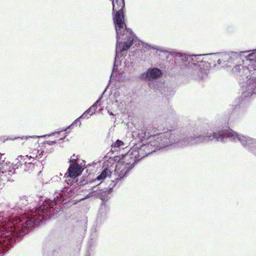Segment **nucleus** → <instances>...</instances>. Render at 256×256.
<instances>
[{
    "instance_id": "f257e3e1",
    "label": "nucleus",
    "mask_w": 256,
    "mask_h": 256,
    "mask_svg": "<svg viewBox=\"0 0 256 256\" xmlns=\"http://www.w3.org/2000/svg\"><path fill=\"white\" fill-rule=\"evenodd\" d=\"M78 156L73 154L69 162L70 164L64 178L67 186H65L60 192L53 200H46L35 210H30L26 214L24 217H17L9 220L21 236L28 233L32 227L38 224L42 220L50 218L60 210V204L68 198L72 196L76 192L77 185L84 186L86 182L84 180L78 182V177L82 174L83 168L78 164Z\"/></svg>"
},
{
    "instance_id": "f03ea898",
    "label": "nucleus",
    "mask_w": 256,
    "mask_h": 256,
    "mask_svg": "<svg viewBox=\"0 0 256 256\" xmlns=\"http://www.w3.org/2000/svg\"><path fill=\"white\" fill-rule=\"evenodd\" d=\"M180 134V130L179 129L168 130L160 134L156 133L148 142L138 144L133 146L125 156V159L128 161L126 163H120L118 164L116 172L120 174L121 176H124L137 162L158 150L172 145L181 147Z\"/></svg>"
},
{
    "instance_id": "7ed1b4c3",
    "label": "nucleus",
    "mask_w": 256,
    "mask_h": 256,
    "mask_svg": "<svg viewBox=\"0 0 256 256\" xmlns=\"http://www.w3.org/2000/svg\"><path fill=\"white\" fill-rule=\"evenodd\" d=\"M112 4L113 20L116 34V56L110 78L114 77L118 66L120 64V58L126 53L132 44L136 46L138 40L131 30L124 24V0H110Z\"/></svg>"
},
{
    "instance_id": "20e7f679",
    "label": "nucleus",
    "mask_w": 256,
    "mask_h": 256,
    "mask_svg": "<svg viewBox=\"0 0 256 256\" xmlns=\"http://www.w3.org/2000/svg\"><path fill=\"white\" fill-rule=\"evenodd\" d=\"M180 133L181 147L212 141L224 142L229 139L232 141L240 142L244 148L256 156V140L231 130L220 129L212 133L208 132L205 136L198 133L188 136L181 130Z\"/></svg>"
},
{
    "instance_id": "39448f33",
    "label": "nucleus",
    "mask_w": 256,
    "mask_h": 256,
    "mask_svg": "<svg viewBox=\"0 0 256 256\" xmlns=\"http://www.w3.org/2000/svg\"><path fill=\"white\" fill-rule=\"evenodd\" d=\"M206 55H214L218 58H222L223 63L225 64L230 62V60L240 59L239 54L236 52L230 53H217L206 54ZM206 54H187L182 53H178L176 54V64L177 66L184 70H188L191 72L194 75L199 76L200 72L204 68V62L203 60L202 56Z\"/></svg>"
},
{
    "instance_id": "423d86ee",
    "label": "nucleus",
    "mask_w": 256,
    "mask_h": 256,
    "mask_svg": "<svg viewBox=\"0 0 256 256\" xmlns=\"http://www.w3.org/2000/svg\"><path fill=\"white\" fill-rule=\"evenodd\" d=\"M124 162H118L116 164L114 174L116 177L114 178V180H112V184H110V186L112 185V187L109 188L108 189L106 188H104V189H101L100 188V184H97V186H94L93 188H92V192H90L88 194H86L84 198H82L81 200H84L90 197H96L100 199L102 202H107L110 198L108 195L112 192V189L116 186V184L119 181L123 179L124 178L126 177L128 175V172L130 170H129L128 171L126 174H124L122 176H121V174H118L116 172V170L118 164L120 163L122 164H126V162H128L125 159V157L124 158Z\"/></svg>"
},
{
    "instance_id": "0eeeda50",
    "label": "nucleus",
    "mask_w": 256,
    "mask_h": 256,
    "mask_svg": "<svg viewBox=\"0 0 256 256\" xmlns=\"http://www.w3.org/2000/svg\"><path fill=\"white\" fill-rule=\"evenodd\" d=\"M13 226L14 224L8 220L7 224L0 228V256L8 250L10 246L19 237H21Z\"/></svg>"
},
{
    "instance_id": "6e6552de",
    "label": "nucleus",
    "mask_w": 256,
    "mask_h": 256,
    "mask_svg": "<svg viewBox=\"0 0 256 256\" xmlns=\"http://www.w3.org/2000/svg\"><path fill=\"white\" fill-rule=\"evenodd\" d=\"M253 67L245 68L243 72L246 75L245 82L242 85V96L244 98L256 94V60L253 62Z\"/></svg>"
},
{
    "instance_id": "1a4fd4ad",
    "label": "nucleus",
    "mask_w": 256,
    "mask_h": 256,
    "mask_svg": "<svg viewBox=\"0 0 256 256\" xmlns=\"http://www.w3.org/2000/svg\"><path fill=\"white\" fill-rule=\"evenodd\" d=\"M141 46L142 48L144 50V52H148L150 50H156V54H158L159 55H161V54L162 55H163L166 58L168 59L169 58L170 55L174 56V58H175L176 54H178V52H174L172 53V52H170L169 51L164 49V48H162L161 47H160L158 46H156V45H150L147 43L141 42ZM174 63H176V59H174ZM176 66L177 67H179L178 66H177L176 64H175Z\"/></svg>"
},
{
    "instance_id": "9d476101",
    "label": "nucleus",
    "mask_w": 256,
    "mask_h": 256,
    "mask_svg": "<svg viewBox=\"0 0 256 256\" xmlns=\"http://www.w3.org/2000/svg\"><path fill=\"white\" fill-rule=\"evenodd\" d=\"M162 74V71L158 68H149L140 75L139 78L142 80L151 81L160 78Z\"/></svg>"
},
{
    "instance_id": "9b49d317",
    "label": "nucleus",
    "mask_w": 256,
    "mask_h": 256,
    "mask_svg": "<svg viewBox=\"0 0 256 256\" xmlns=\"http://www.w3.org/2000/svg\"><path fill=\"white\" fill-rule=\"evenodd\" d=\"M254 62L253 60H252V64L250 66V67H244L242 64H238L232 68V74L238 79L241 85L245 82V79L246 78V75L243 72L245 68L250 69V67H253L252 64Z\"/></svg>"
},
{
    "instance_id": "f8f14e48",
    "label": "nucleus",
    "mask_w": 256,
    "mask_h": 256,
    "mask_svg": "<svg viewBox=\"0 0 256 256\" xmlns=\"http://www.w3.org/2000/svg\"><path fill=\"white\" fill-rule=\"evenodd\" d=\"M156 134V131L153 132L150 126H144L140 130H138L137 136L142 141L149 140H151V138Z\"/></svg>"
},
{
    "instance_id": "ddd939ff",
    "label": "nucleus",
    "mask_w": 256,
    "mask_h": 256,
    "mask_svg": "<svg viewBox=\"0 0 256 256\" xmlns=\"http://www.w3.org/2000/svg\"><path fill=\"white\" fill-rule=\"evenodd\" d=\"M110 174L111 172L110 170L108 168H105L102 170L101 173L96 177V178L91 181L90 182L91 184H96V186H97V184H100L101 182H98L99 181L103 180Z\"/></svg>"
},
{
    "instance_id": "4468645a",
    "label": "nucleus",
    "mask_w": 256,
    "mask_h": 256,
    "mask_svg": "<svg viewBox=\"0 0 256 256\" xmlns=\"http://www.w3.org/2000/svg\"><path fill=\"white\" fill-rule=\"evenodd\" d=\"M108 87V86L106 88L105 90H104L103 92L102 93L101 96L96 101V102L95 103H94V104L92 106H91L86 111V113H87L88 114H90V116H92L95 113L96 108L98 106V105L99 104L103 96V95L104 94V92H106Z\"/></svg>"
},
{
    "instance_id": "2eb2a0df",
    "label": "nucleus",
    "mask_w": 256,
    "mask_h": 256,
    "mask_svg": "<svg viewBox=\"0 0 256 256\" xmlns=\"http://www.w3.org/2000/svg\"><path fill=\"white\" fill-rule=\"evenodd\" d=\"M124 143L120 140H118L115 143L112 144V148L115 150H118V148H124Z\"/></svg>"
},
{
    "instance_id": "dca6fc26",
    "label": "nucleus",
    "mask_w": 256,
    "mask_h": 256,
    "mask_svg": "<svg viewBox=\"0 0 256 256\" xmlns=\"http://www.w3.org/2000/svg\"><path fill=\"white\" fill-rule=\"evenodd\" d=\"M28 204V202L27 200V198L26 196H20L19 198V201L18 202V204L20 206H27Z\"/></svg>"
},
{
    "instance_id": "f3484780",
    "label": "nucleus",
    "mask_w": 256,
    "mask_h": 256,
    "mask_svg": "<svg viewBox=\"0 0 256 256\" xmlns=\"http://www.w3.org/2000/svg\"><path fill=\"white\" fill-rule=\"evenodd\" d=\"M42 152H41V153L40 154L39 152V150L36 151V154H35L34 153L32 154V155H31L30 156V158H41L42 156H40Z\"/></svg>"
},
{
    "instance_id": "a211bd4d",
    "label": "nucleus",
    "mask_w": 256,
    "mask_h": 256,
    "mask_svg": "<svg viewBox=\"0 0 256 256\" xmlns=\"http://www.w3.org/2000/svg\"><path fill=\"white\" fill-rule=\"evenodd\" d=\"M240 59H232L230 60V62H228L227 63L225 64V66H229L228 64H236V62H238V60H240Z\"/></svg>"
},
{
    "instance_id": "6ab92c4d",
    "label": "nucleus",
    "mask_w": 256,
    "mask_h": 256,
    "mask_svg": "<svg viewBox=\"0 0 256 256\" xmlns=\"http://www.w3.org/2000/svg\"><path fill=\"white\" fill-rule=\"evenodd\" d=\"M80 117L78 118L77 119H76L74 122L70 126H68V128H66L64 131L65 130H66L68 128H70V127H72V126H73L74 124H79V126H80V124H81V122H80Z\"/></svg>"
},
{
    "instance_id": "aec40b11",
    "label": "nucleus",
    "mask_w": 256,
    "mask_h": 256,
    "mask_svg": "<svg viewBox=\"0 0 256 256\" xmlns=\"http://www.w3.org/2000/svg\"><path fill=\"white\" fill-rule=\"evenodd\" d=\"M22 159V156H18V158L16 160V166L20 163V164L22 165L23 162H22L21 160Z\"/></svg>"
},
{
    "instance_id": "412c9836",
    "label": "nucleus",
    "mask_w": 256,
    "mask_h": 256,
    "mask_svg": "<svg viewBox=\"0 0 256 256\" xmlns=\"http://www.w3.org/2000/svg\"><path fill=\"white\" fill-rule=\"evenodd\" d=\"M88 114L86 113L85 112L80 116V118H88Z\"/></svg>"
},
{
    "instance_id": "4be33fe9",
    "label": "nucleus",
    "mask_w": 256,
    "mask_h": 256,
    "mask_svg": "<svg viewBox=\"0 0 256 256\" xmlns=\"http://www.w3.org/2000/svg\"><path fill=\"white\" fill-rule=\"evenodd\" d=\"M46 144H48V145H50V146H52V145L53 144H56V140H53V141L48 140V141H46Z\"/></svg>"
},
{
    "instance_id": "5701e85b",
    "label": "nucleus",
    "mask_w": 256,
    "mask_h": 256,
    "mask_svg": "<svg viewBox=\"0 0 256 256\" xmlns=\"http://www.w3.org/2000/svg\"><path fill=\"white\" fill-rule=\"evenodd\" d=\"M218 60H217L218 64V65H220L222 64H224L223 60H222V58H218Z\"/></svg>"
},
{
    "instance_id": "b1692460",
    "label": "nucleus",
    "mask_w": 256,
    "mask_h": 256,
    "mask_svg": "<svg viewBox=\"0 0 256 256\" xmlns=\"http://www.w3.org/2000/svg\"><path fill=\"white\" fill-rule=\"evenodd\" d=\"M54 134H48V135H45V136H28L29 138H40V137H42V136H52V135Z\"/></svg>"
},
{
    "instance_id": "393cba45",
    "label": "nucleus",
    "mask_w": 256,
    "mask_h": 256,
    "mask_svg": "<svg viewBox=\"0 0 256 256\" xmlns=\"http://www.w3.org/2000/svg\"><path fill=\"white\" fill-rule=\"evenodd\" d=\"M60 177H58V176H56L53 177V178L51 179V180H56V181H58V179H60Z\"/></svg>"
},
{
    "instance_id": "a878e982",
    "label": "nucleus",
    "mask_w": 256,
    "mask_h": 256,
    "mask_svg": "<svg viewBox=\"0 0 256 256\" xmlns=\"http://www.w3.org/2000/svg\"><path fill=\"white\" fill-rule=\"evenodd\" d=\"M28 164L30 166H34V164H32V162H28Z\"/></svg>"
},
{
    "instance_id": "bb28decb",
    "label": "nucleus",
    "mask_w": 256,
    "mask_h": 256,
    "mask_svg": "<svg viewBox=\"0 0 256 256\" xmlns=\"http://www.w3.org/2000/svg\"><path fill=\"white\" fill-rule=\"evenodd\" d=\"M254 54H248V56H254Z\"/></svg>"
},
{
    "instance_id": "cd10ccee",
    "label": "nucleus",
    "mask_w": 256,
    "mask_h": 256,
    "mask_svg": "<svg viewBox=\"0 0 256 256\" xmlns=\"http://www.w3.org/2000/svg\"><path fill=\"white\" fill-rule=\"evenodd\" d=\"M164 94V96H168L169 94H168V92H165Z\"/></svg>"
},
{
    "instance_id": "c85d7f7f",
    "label": "nucleus",
    "mask_w": 256,
    "mask_h": 256,
    "mask_svg": "<svg viewBox=\"0 0 256 256\" xmlns=\"http://www.w3.org/2000/svg\"><path fill=\"white\" fill-rule=\"evenodd\" d=\"M247 52V51H246V52H240V53H241V54H245V53H246V52Z\"/></svg>"
},
{
    "instance_id": "c756f323",
    "label": "nucleus",
    "mask_w": 256,
    "mask_h": 256,
    "mask_svg": "<svg viewBox=\"0 0 256 256\" xmlns=\"http://www.w3.org/2000/svg\"><path fill=\"white\" fill-rule=\"evenodd\" d=\"M110 115H113V114H112V112H110Z\"/></svg>"
},
{
    "instance_id": "7c9ffc66",
    "label": "nucleus",
    "mask_w": 256,
    "mask_h": 256,
    "mask_svg": "<svg viewBox=\"0 0 256 256\" xmlns=\"http://www.w3.org/2000/svg\"><path fill=\"white\" fill-rule=\"evenodd\" d=\"M60 176H62V174L61 173H60Z\"/></svg>"
}]
</instances>
